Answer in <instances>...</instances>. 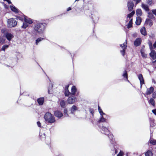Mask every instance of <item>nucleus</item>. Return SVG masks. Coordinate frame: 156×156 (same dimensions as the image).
Returning a JSON list of instances; mask_svg holds the SVG:
<instances>
[{
	"label": "nucleus",
	"instance_id": "obj_1",
	"mask_svg": "<svg viewBox=\"0 0 156 156\" xmlns=\"http://www.w3.org/2000/svg\"><path fill=\"white\" fill-rule=\"evenodd\" d=\"M47 24L45 22H37L34 23L33 30L31 31V34L33 36H35L37 34H43L47 26Z\"/></svg>",
	"mask_w": 156,
	"mask_h": 156
},
{
	"label": "nucleus",
	"instance_id": "obj_2",
	"mask_svg": "<svg viewBox=\"0 0 156 156\" xmlns=\"http://www.w3.org/2000/svg\"><path fill=\"white\" fill-rule=\"evenodd\" d=\"M45 123L47 124H52L54 123L55 121V117L50 113L46 112L44 116Z\"/></svg>",
	"mask_w": 156,
	"mask_h": 156
},
{
	"label": "nucleus",
	"instance_id": "obj_3",
	"mask_svg": "<svg viewBox=\"0 0 156 156\" xmlns=\"http://www.w3.org/2000/svg\"><path fill=\"white\" fill-rule=\"evenodd\" d=\"M100 128L101 130V133L108 136L110 139V141L111 140H112V139H114L113 138V135L111 133V132L108 130V127L102 126H100Z\"/></svg>",
	"mask_w": 156,
	"mask_h": 156
},
{
	"label": "nucleus",
	"instance_id": "obj_4",
	"mask_svg": "<svg viewBox=\"0 0 156 156\" xmlns=\"http://www.w3.org/2000/svg\"><path fill=\"white\" fill-rule=\"evenodd\" d=\"M110 142H111L112 147L111 148V153L112 155H114L118 152L117 150L116 149V145L115 144L116 143L115 142V139H112L110 140Z\"/></svg>",
	"mask_w": 156,
	"mask_h": 156
},
{
	"label": "nucleus",
	"instance_id": "obj_5",
	"mask_svg": "<svg viewBox=\"0 0 156 156\" xmlns=\"http://www.w3.org/2000/svg\"><path fill=\"white\" fill-rule=\"evenodd\" d=\"M17 21L13 18L9 19L8 21V26L9 27H15L17 25Z\"/></svg>",
	"mask_w": 156,
	"mask_h": 156
},
{
	"label": "nucleus",
	"instance_id": "obj_6",
	"mask_svg": "<svg viewBox=\"0 0 156 156\" xmlns=\"http://www.w3.org/2000/svg\"><path fill=\"white\" fill-rule=\"evenodd\" d=\"M127 41L126 40V41L124 43L120 44V47L122 49V50L120 51V52L123 56H124L126 53V50L127 47Z\"/></svg>",
	"mask_w": 156,
	"mask_h": 156
},
{
	"label": "nucleus",
	"instance_id": "obj_7",
	"mask_svg": "<svg viewBox=\"0 0 156 156\" xmlns=\"http://www.w3.org/2000/svg\"><path fill=\"white\" fill-rule=\"evenodd\" d=\"M134 4L132 1L129 0L127 3V7L129 11H131L133 9Z\"/></svg>",
	"mask_w": 156,
	"mask_h": 156
},
{
	"label": "nucleus",
	"instance_id": "obj_8",
	"mask_svg": "<svg viewBox=\"0 0 156 156\" xmlns=\"http://www.w3.org/2000/svg\"><path fill=\"white\" fill-rule=\"evenodd\" d=\"M76 99V98L74 96H72L69 97L68 98L67 101L69 104H73L75 102Z\"/></svg>",
	"mask_w": 156,
	"mask_h": 156
},
{
	"label": "nucleus",
	"instance_id": "obj_9",
	"mask_svg": "<svg viewBox=\"0 0 156 156\" xmlns=\"http://www.w3.org/2000/svg\"><path fill=\"white\" fill-rule=\"evenodd\" d=\"M141 43V39L140 38H136L134 42V45L136 46H138Z\"/></svg>",
	"mask_w": 156,
	"mask_h": 156
},
{
	"label": "nucleus",
	"instance_id": "obj_10",
	"mask_svg": "<svg viewBox=\"0 0 156 156\" xmlns=\"http://www.w3.org/2000/svg\"><path fill=\"white\" fill-rule=\"evenodd\" d=\"M151 52L150 53V56L153 59H155L156 58V52L155 50H153V49H150Z\"/></svg>",
	"mask_w": 156,
	"mask_h": 156
},
{
	"label": "nucleus",
	"instance_id": "obj_11",
	"mask_svg": "<svg viewBox=\"0 0 156 156\" xmlns=\"http://www.w3.org/2000/svg\"><path fill=\"white\" fill-rule=\"evenodd\" d=\"M107 115H106V116H101V117H100L99 120L98 121V122H106L107 121L106 119L108 118L107 117Z\"/></svg>",
	"mask_w": 156,
	"mask_h": 156
},
{
	"label": "nucleus",
	"instance_id": "obj_12",
	"mask_svg": "<svg viewBox=\"0 0 156 156\" xmlns=\"http://www.w3.org/2000/svg\"><path fill=\"white\" fill-rule=\"evenodd\" d=\"M138 78L140 81V87H141L142 85L144 83V80L142 75L141 74H139L138 76Z\"/></svg>",
	"mask_w": 156,
	"mask_h": 156
},
{
	"label": "nucleus",
	"instance_id": "obj_13",
	"mask_svg": "<svg viewBox=\"0 0 156 156\" xmlns=\"http://www.w3.org/2000/svg\"><path fill=\"white\" fill-rule=\"evenodd\" d=\"M5 36L7 39L9 41H10L14 37L13 35L12 34L9 33H6Z\"/></svg>",
	"mask_w": 156,
	"mask_h": 156
},
{
	"label": "nucleus",
	"instance_id": "obj_14",
	"mask_svg": "<svg viewBox=\"0 0 156 156\" xmlns=\"http://www.w3.org/2000/svg\"><path fill=\"white\" fill-rule=\"evenodd\" d=\"M37 102L39 105H43L44 101V97L40 98L37 99Z\"/></svg>",
	"mask_w": 156,
	"mask_h": 156
},
{
	"label": "nucleus",
	"instance_id": "obj_15",
	"mask_svg": "<svg viewBox=\"0 0 156 156\" xmlns=\"http://www.w3.org/2000/svg\"><path fill=\"white\" fill-rule=\"evenodd\" d=\"M54 115L58 118H60L63 116V114L59 111H56L54 112Z\"/></svg>",
	"mask_w": 156,
	"mask_h": 156
},
{
	"label": "nucleus",
	"instance_id": "obj_16",
	"mask_svg": "<svg viewBox=\"0 0 156 156\" xmlns=\"http://www.w3.org/2000/svg\"><path fill=\"white\" fill-rule=\"evenodd\" d=\"M77 89L75 86H73L71 89V94L72 95H75L77 91Z\"/></svg>",
	"mask_w": 156,
	"mask_h": 156
},
{
	"label": "nucleus",
	"instance_id": "obj_17",
	"mask_svg": "<svg viewBox=\"0 0 156 156\" xmlns=\"http://www.w3.org/2000/svg\"><path fill=\"white\" fill-rule=\"evenodd\" d=\"M10 8L11 10L16 13L19 12L20 11L16 7L14 6L10 5Z\"/></svg>",
	"mask_w": 156,
	"mask_h": 156
},
{
	"label": "nucleus",
	"instance_id": "obj_18",
	"mask_svg": "<svg viewBox=\"0 0 156 156\" xmlns=\"http://www.w3.org/2000/svg\"><path fill=\"white\" fill-rule=\"evenodd\" d=\"M154 90V88L151 87L150 88L147 89L146 94L147 95H150L153 91Z\"/></svg>",
	"mask_w": 156,
	"mask_h": 156
},
{
	"label": "nucleus",
	"instance_id": "obj_19",
	"mask_svg": "<svg viewBox=\"0 0 156 156\" xmlns=\"http://www.w3.org/2000/svg\"><path fill=\"white\" fill-rule=\"evenodd\" d=\"M60 105L61 108H65L66 107V102L63 100H62L60 102Z\"/></svg>",
	"mask_w": 156,
	"mask_h": 156
},
{
	"label": "nucleus",
	"instance_id": "obj_20",
	"mask_svg": "<svg viewBox=\"0 0 156 156\" xmlns=\"http://www.w3.org/2000/svg\"><path fill=\"white\" fill-rule=\"evenodd\" d=\"M24 21L25 23L30 24H31L33 23L31 19L29 18H27L26 17H24Z\"/></svg>",
	"mask_w": 156,
	"mask_h": 156
},
{
	"label": "nucleus",
	"instance_id": "obj_21",
	"mask_svg": "<svg viewBox=\"0 0 156 156\" xmlns=\"http://www.w3.org/2000/svg\"><path fill=\"white\" fill-rule=\"evenodd\" d=\"M142 7L146 12H148L149 11L148 6L143 3L141 5Z\"/></svg>",
	"mask_w": 156,
	"mask_h": 156
},
{
	"label": "nucleus",
	"instance_id": "obj_22",
	"mask_svg": "<svg viewBox=\"0 0 156 156\" xmlns=\"http://www.w3.org/2000/svg\"><path fill=\"white\" fill-rule=\"evenodd\" d=\"M78 110V108L76 106L73 105L71 108V113L73 114L74 112Z\"/></svg>",
	"mask_w": 156,
	"mask_h": 156
},
{
	"label": "nucleus",
	"instance_id": "obj_23",
	"mask_svg": "<svg viewBox=\"0 0 156 156\" xmlns=\"http://www.w3.org/2000/svg\"><path fill=\"white\" fill-rule=\"evenodd\" d=\"M149 143L153 145H156V140L153 138L152 139L151 137L149 140Z\"/></svg>",
	"mask_w": 156,
	"mask_h": 156
},
{
	"label": "nucleus",
	"instance_id": "obj_24",
	"mask_svg": "<svg viewBox=\"0 0 156 156\" xmlns=\"http://www.w3.org/2000/svg\"><path fill=\"white\" fill-rule=\"evenodd\" d=\"M153 153L151 150H148L145 153V156H152Z\"/></svg>",
	"mask_w": 156,
	"mask_h": 156
},
{
	"label": "nucleus",
	"instance_id": "obj_25",
	"mask_svg": "<svg viewBox=\"0 0 156 156\" xmlns=\"http://www.w3.org/2000/svg\"><path fill=\"white\" fill-rule=\"evenodd\" d=\"M141 22V19L140 17H136V24L137 25H140Z\"/></svg>",
	"mask_w": 156,
	"mask_h": 156
},
{
	"label": "nucleus",
	"instance_id": "obj_26",
	"mask_svg": "<svg viewBox=\"0 0 156 156\" xmlns=\"http://www.w3.org/2000/svg\"><path fill=\"white\" fill-rule=\"evenodd\" d=\"M140 32L141 34L144 36H145L147 34L145 28L144 27L141 29Z\"/></svg>",
	"mask_w": 156,
	"mask_h": 156
},
{
	"label": "nucleus",
	"instance_id": "obj_27",
	"mask_svg": "<svg viewBox=\"0 0 156 156\" xmlns=\"http://www.w3.org/2000/svg\"><path fill=\"white\" fill-rule=\"evenodd\" d=\"M145 23L148 24L150 27L151 26L153 25L152 20L149 19H147L145 21Z\"/></svg>",
	"mask_w": 156,
	"mask_h": 156
},
{
	"label": "nucleus",
	"instance_id": "obj_28",
	"mask_svg": "<svg viewBox=\"0 0 156 156\" xmlns=\"http://www.w3.org/2000/svg\"><path fill=\"white\" fill-rule=\"evenodd\" d=\"M122 76L125 78L126 80H127L129 82V81L128 80V74L127 71L125 70L124 72L123 73L122 75Z\"/></svg>",
	"mask_w": 156,
	"mask_h": 156
},
{
	"label": "nucleus",
	"instance_id": "obj_29",
	"mask_svg": "<svg viewBox=\"0 0 156 156\" xmlns=\"http://www.w3.org/2000/svg\"><path fill=\"white\" fill-rule=\"evenodd\" d=\"M136 13L137 15L138 16H141L142 14V12L141 9H138L136 11Z\"/></svg>",
	"mask_w": 156,
	"mask_h": 156
},
{
	"label": "nucleus",
	"instance_id": "obj_30",
	"mask_svg": "<svg viewBox=\"0 0 156 156\" xmlns=\"http://www.w3.org/2000/svg\"><path fill=\"white\" fill-rule=\"evenodd\" d=\"M149 103L150 104L153 106H155V102L153 98H151L148 101Z\"/></svg>",
	"mask_w": 156,
	"mask_h": 156
},
{
	"label": "nucleus",
	"instance_id": "obj_31",
	"mask_svg": "<svg viewBox=\"0 0 156 156\" xmlns=\"http://www.w3.org/2000/svg\"><path fill=\"white\" fill-rule=\"evenodd\" d=\"M98 111L101 115V116H102V115L106 116V115L105 113H104L103 112L102 109H101L100 107L99 106H98Z\"/></svg>",
	"mask_w": 156,
	"mask_h": 156
},
{
	"label": "nucleus",
	"instance_id": "obj_32",
	"mask_svg": "<svg viewBox=\"0 0 156 156\" xmlns=\"http://www.w3.org/2000/svg\"><path fill=\"white\" fill-rule=\"evenodd\" d=\"M98 111L101 115V116H102V115L106 116V115L105 113H104L103 112L102 109H101L100 107L99 106H98Z\"/></svg>",
	"mask_w": 156,
	"mask_h": 156
},
{
	"label": "nucleus",
	"instance_id": "obj_33",
	"mask_svg": "<svg viewBox=\"0 0 156 156\" xmlns=\"http://www.w3.org/2000/svg\"><path fill=\"white\" fill-rule=\"evenodd\" d=\"M132 23H133V19H131L129 21V23L127 25V28H129L132 27Z\"/></svg>",
	"mask_w": 156,
	"mask_h": 156
},
{
	"label": "nucleus",
	"instance_id": "obj_34",
	"mask_svg": "<svg viewBox=\"0 0 156 156\" xmlns=\"http://www.w3.org/2000/svg\"><path fill=\"white\" fill-rule=\"evenodd\" d=\"M44 39V38L42 37H39L36 40L35 44L36 45H37L42 40Z\"/></svg>",
	"mask_w": 156,
	"mask_h": 156
},
{
	"label": "nucleus",
	"instance_id": "obj_35",
	"mask_svg": "<svg viewBox=\"0 0 156 156\" xmlns=\"http://www.w3.org/2000/svg\"><path fill=\"white\" fill-rule=\"evenodd\" d=\"M64 94L66 97H68L69 95H72L71 93L69 90L65 91Z\"/></svg>",
	"mask_w": 156,
	"mask_h": 156
},
{
	"label": "nucleus",
	"instance_id": "obj_36",
	"mask_svg": "<svg viewBox=\"0 0 156 156\" xmlns=\"http://www.w3.org/2000/svg\"><path fill=\"white\" fill-rule=\"evenodd\" d=\"M95 16H92L91 17L92 20L94 23H96L99 20L98 17H97L95 18H94Z\"/></svg>",
	"mask_w": 156,
	"mask_h": 156
},
{
	"label": "nucleus",
	"instance_id": "obj_37",
	"mask_svg": "<svg viewBox=\"0 0 156 156\" xmlns=\"http://www.w3.org/2000/svg\"><path fill=\"white\" fill-rule=\"evenodd\" d=\"M28 26V24L27 23L25 22V23H23V25L21 26V27H22V28H23L24 29H25Z\"/></svg>",
	"mask_w": 156,
	"mask_h": 156
},
{
	"label": "nucleus",
	"instance_id": "obj_38",
	"mask_svg": "<svg viewBox=\"0 0 156 156\" xmlns=\"http://www.w3.org/2000/svg\"><path fill=\"white\" fill-rule=\"evenodd\" d=\"M135 11H133L130 13L128 14L127 17L130 18L133 16L135 14Z\"/></svg>",
	"mask_w": 156,
	"mask_h": 156
},
{
	"label": "nucleus",
	"instance_id": "obj_39",
	"mask_svg": "<svg viewBox=\"0 0 156 156\" xmlns=\"http://www.w3.org/2000/svg\"><path fill=\"white\" fill-rule=\"evenodd\" d=\"M148 17L151 18L153 19L154 18L153 14L151 12H149L148 13Z\"/></svg>",
	"mask_w": 156,
	"mask_h": 156
},
{
	"label": "nucleus",
	"instance_id": "obj_40",
	"mask_svg": "<svg viewBox=\"0 0 156 156\" xmlns=\"http://www.w3.org/2000/svg\"><path fill=\"white\" fill-rule=\"evenodd\" d=\"M9 45L6 44L4 45L2 48L1 50L3 51H5L6 49L8 48Z\"/></svg>",
	"mask_w": 156,
	"mask_h": 156
},
{
	"label": "nucleus",
	"instance_id": "obj_41",
	"mask_svg": "<svg viewBox=\"0 0 156 156\" xmlns=\"http://www.w3.org/2000/svg\"><path fill=\"white\" fill-rule=\"evenodd\" d=\"M148 45L149 46L150 49H153V47L152 46V44L151 42L150 41H149L148 43Z\"/></svg>",
	"mask_w": 156,
	"mask_h": 156
},
{
	"label": "nucleus",
	"instance_id": "obj_42",
	"mask_svg": "<svg viewBox=\"0 0 156 156\" xmlns=\"http://www.w3.org/2000/svg\"><path fill=\"white\" fill-rule=\"evenodd\" d=\"M68 112V111L67 109L66 108L64 110V113L65 115H65V116H68V115L67 114Z\"/></svg>",
	"mask_w": 156,
	"mask_h": 156
},
{
	"label": "nucleus",
	"instance_id": "obj_43",
	"mask_svg": "<svg viewBox=\"0 0 156 156\" xmlns=\"http://www.w3.org/2000/svg\"><path fill=\"white\" fill-rule=\"evenodd\" d=\"M147 3L149 5H151L152 4V0H147Z\"/></svg>",
	"mask_w": 156,
	"mask_h": 156
},
{
	"label": "nucleus",
	"instance_id": "obj_44",
	"mask_svg": "<svg viewBox=\"0 0 156 156\" xmlns=\"http://www.w3.org/2000/svg\"><path fill=\"white\" fill-rule=\"evenodd\" d=\"M141 55L143 57L146 58L147 57V55L144 53V52L141 51Z\"/></svg>",
	"mask_w": 156,
	"mask_h": 156
},
{
	"label": "nucleus",
	"instance_id": "obj_45",
	"mask_svg": "<svg viewBox=\"0 0 156 156\" xmlns=\"http://www.w3.org/2000/svg\"><path fill=\"white\" fill-rule=\"evenodd\" d=\"M134 2H135V4L137 5L139 3H140L141 0H133Z\"/></svg>",
	"mask_w": 156,
	"mask_h": 156
},
{
	"label": "nucleus",
	"instance_id": "obj_46",
	"mask_svg": "<svg viewBox=\"0 0 156 156\" xmlns=\"http://www.w3.org/2000/svg\"><path fill=\"white\" fill-rule=\"evenodd\" d=\"M5 41V40L1 37L0 36V44L2 43H4Z\"/></svg>",
	"mask_w": 156,
	"mask_h": 156
},
{
	"label": "nucleus",
	"instance_id": "obj_47",
	"mask_svg": "<svg viewBox=\"0 0 156 156\" xmlns=\"http://www.w3.org/2000/svg\"><path fill=\"white\" fill-rule=\"evenodd\" d=\"M89 112L91 114L93 115L94 113V110L93 109L90 108L89 109Z\"/></svg>",
	"mask_w": 156,
	"mask_h": 156
},
{
	"label": "nucleus",
	"instance_id": "obj_48",
	"mask_svg": "<svg viewBox=\"0 0 156 156\" xmlns=\"http://www.w3.org/2000/svg\"><path fill=\"white\" fill-rule=\"evenodd\" d=\"M123 155V153L120 151L118 154L116 156H122Z\"/></svg>",
	"mask_w": 156,
	"mask_h": 156
},
{
	"label": "nucleus",
	"instance_id": "obj_49",
	"mask_svg": "<svg viewBox=\"0 0 156 156\" xmlns=\"http://www.w3.org/2000/svg\"><path fill=\"white\" fill-rule=\"evenodd\" d=\"M51 87H48V93L49 94H50V89H51L53 87V85L52 83H51Z\"/></svg>",
	"mask_w": 156,
	"mask_h": 156
},
{
	"label": "nucleus",
	"instance_id": "obj_50",
	"mask_svg": "<svg viewBox=\"0 0 156 156\" xmlns=\"http://www.w3.org/2000/svg\"><path fill=\"white\" fill-rule=\"evenodd\" d=\"M152 97L154 98H156V93L155 92H153V93Z\"/></svg>",
	"mask_w": 156,
	"mask_h": 156
},
{
	"label": "nucleus",
	"instance_id": "obj_51",
	"mask_svg": "<svg viewBox=\"0 0 156 156\" xmlns=\"http://www.w3.org/2000/svg\"><path fill=\"white\" fill-rule=\"evenodd\" d=\"M152 14H154L156 16V9L152 10Z\"/></svg>",
	"mask_w": 156,
	"mask_h": 156
},
{
	"label": "nucleus",
	"instance_id": "obj_52",
	"mask_svg": "<svg viewBox=\"0 0 156 156\" xmlns=\"http://www.w3.org/2000/svg\"><path fill=\"white\" fill-rule=\"evenodd\" d=\"M68 88H69V85H68L66 86L65 87V91L69 90Z\"/></svg>",
	"mask_w": 156,
	"mask_h": 156
},
{
	"label": "nucleus",
	"instance_id": "obj_53",
	"mask_svg": "<svg viewBox=\"0 0 156 156\" xmlns=\"http://www.w3.org/2000/svg\"><path fill=\"white\" fill-rule=\"evenodd\" d=\"M37 124L38 126L40 127L41 126V123L39 121H38L37 122Z\"/></svg>",
	"mask_w": 156,
	"mask_h": 156
},
{
	"label": "nucleus",
	"instance_id": "obj_54",
	"mask_svg": "<svg viewBox=\"0 0 156 156\" xmlns=\"http://www.w3.org/2000/svg\"><path fill=\"white\" fill-rule=\"evenodd\" d=\"M4 1H6L9 4H11V2L10 0H3Z\"/></svg>",
	"mask_w": 156,
	"mask_h": 156
},
{
	"label": "nucleus",
	"instance_id": "obj_55",
	"mask_svg": "<svg viewBox=\"0 0 156 156\" xmlns=\"http://www.w3.org/2000/svg\"><path fill=\"white\" fill-rule=\"evenodd\" d=\"M152 112L155 115H156V112L155 110H153L152 111Z\"/></svg>",
	"mask_w": 156,
	"mask_h": 156
},
{
	"label": "nucleus",
	"instance_id": "obj_56",
	"mask_svg": "<svg viewBox=\"0 0 156 156\" xmlns=\"http://www.w3.org/2000/svg\"><path fill=\"white\" fill-rule=\"evenodd\" d=\"M153 46L154 48H156V41L153 44Z\"/></svg>",
	"mask_w": 156,
	"mask_h": 156
},
{
	"label": "nucleus",
	"instance_id": "obj_57",
	"mask_svg": "<svg viewBox=\"0 0 156 156\" xmlns=\"http://www.w3.org/2000/svg\"><path fill=\"white\" fill-rule=\"evenodd\" d=\"M71 8L70 7H69L67 9V11H69L70 10H71Z\"/></svg>",
	"mask_w": 156,
	"mask_h": 156
},
{
	"label": "nucleus",
	"instance_id": "obj_58",
	"mask_svg": "<svg viewBox=\"0 0 156 156\" xmlns=\"http://www.w3.org/2000/svg\"><path fill=\"white\" fill-rule=\"evenodd\" d=\"M152 82L154 83H156L155 81L153 79L152 80Z\"/></svg>",
	"mask_w": 156,
	"mask_h": 156
},
{
	"label": "nucleus",
	"instance_id": "obj_59",
	"mask_svg": "<svg viewBox=\"0 0 156 156\" xmlns=\"http://www.w3.org/2000/svg\"><path fill=\"white\" fill-rule=\"evenodd\" d=\"M47 144H49V142H48V143H46Z\"/></svg>",
	"mask_w": 156,
	"mask_h": 156
},
{
	"label": "nucleus",
	"instance_id": "obj_60",
	"mask_svg": "<svg viewBox=\"0 0 156 156\" xmlns=\"http://www.w3.org/2000/svg\"><path fill=\"white\" fill-rule=\"evenodd\" d=\"M43 135H44V136H45V135L44 133Z\"/></svg>",
	"mask_w": 156,
	"mask_h": 156
},
{
	"label": "nucleus",
	"instance_id": "obj_61",
	"mask_svg": "<svg viewBox=\"0 0 156 156\" xmlns=\"http://www.w3.org/2000/svg\"><path fill=\"white\" fill-rule=\"evenodd\" d=\"M78 0H76L75 1V2H76V1H78Z\"/></svg>",
	"mask_w": 156,
	"mask_h": 156
},
{
	"label": "nucleus",
	"instance_id": "obj_62",
	"mask_svg": "<svg viewBox=\"0 0 156 156\" xmlns=\"http://www.w3.org/2000/svg\"><path fill=\"white\" fill-rule=\"evenodd\" d=\"M156 62V60H155L154 61V62Z\"/></svg>",
	"mask_w": 156,
	"mask_h": 156
},
{
	"label": "nucleus",
	"instance_id": "obj_63",
	"mask_svg": "<svg viewBox=\"0 0 156 156\" xmlns=\"http://www.w3.org/2000/svg\"><path fill=\"white\" fill-rule=\"evenodd\" d=\"M154 68H155V69H156V66L155 67H154Z\"/></svg>",
	"mask_w": 156,
	"mask_h": 156
},
{
	"label": "nucleus",
	"instance_id": "obj_64",
	"mask_svg": "<svg viewBox=\"0 0 156 156\" xmlns=\"http://www.w3.org/2000/svg\"><path fill=\"white\" fill-rule=\"evenodd\" d=\"M58 156H61V155H58Z\"/></svg>",
	"mask_w": 156,
	"mask_h": 156
}]
</instances>
